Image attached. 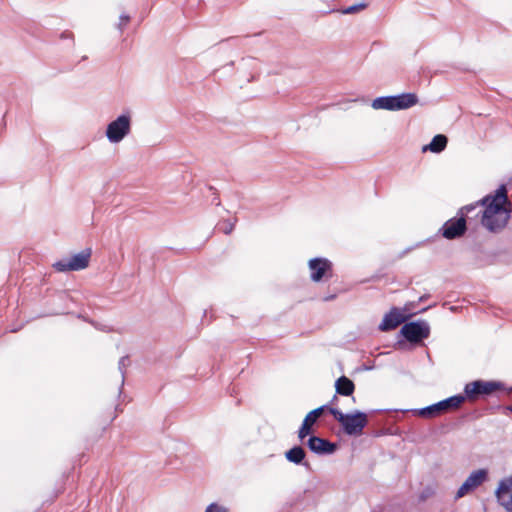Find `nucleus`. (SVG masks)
<instances>
[{
    "mask_svg": "<svg viewBox=\"0 0 512 512\" xmlns=\"http://www.w3.org/2000/svg\"><path fill=\"white\" fill-rule=\"evenodd\" d=\"M508 190L505 184L500 185L492 194H488L479 200L484 209L481 214V224L491 233L502 232L509 223L512 213V204L508 198Z\"/></svg>",
    "mask_w": 512,
    "mask_h": 512,
    "instance_id": "nucleus-1",
    "label": "nucleus"
},
{
    "mask_svg": "<svg viewBox=\"0 0 512 512\" xmlns=\"http://www.w3.org/2000/svg\"><path fill=\"white\" fill-rule=\"evenodd\" d=\"M329 413L339 422L343 432L348 436H360L368 424L367 414L359 410L343 413L338 408L331 407Z\"/></svg>",
    "mask_w": 512,
    "mask_h": 512,
    "instance_id": "nucleus-2",
    "label": "nucleus"
},
{
    "mask_svg": "<svg viewBox=\"0 0 512 512\" xmlns=\"http://www.w3.org/2000/svg\"><path fill=\"white\" fill-rule=\"evenodd\" d=\"M504 389V384L500 381L475 380L465 385L464 394L462 395L465 397V401L474 402L479 398L492 395L495 391Z\"/></svg>",
    "mask_w": 512,
    "mask_h": 512,
    "instance_id": "nucleus-3",
    "label": "nucleus"
},
{
    "mask_svg": "<svg viewBox=\"0 0 512 512\" xmlns=\"http://www.w3.org/2000/svg\"><path fill=\"white\" fill-rule=\"evenodd\" d=\"M465 402L462 394L450 396L437 403L415 410V414L423 418H434L450 410H456Z\"/></svg>",
    "mask_w": 512,
    "mask_h": 512,
    "instance_id": "nucleus-4",
    "label": "nucleus"
},
{
    "mask_svg": "<svg viewBox=\"0 0 512 512\" xmlns=\"http://www.w3.org/2000/svg\"><path fill=\"white\" fill-rule=\"evenodd\" d=\"M131 115L129 112L119 115L106 128L105 135L109 142L119 143L131 132Z\"/></svg>",
    "mask_w": 512,
    "mask_h": 512,
    "instance_id": "nucleus-5",
    "label": "nucleus"
},
{
    "mask_svg": "<svg viewBox=\"0 0 512 512\" xmlns=\"http://www.w3.org/2000/svg\"><path fill=\"white\" fill-rule=\"evenodd\" d=\"M399 334L408 342L418 344L429 337L430 327L426 321L422 320L405 322Z\"/></svg>",
    "mask_w": 512,
    "mask_h": 512,
    "instance_id": "nucleus-6",
    "label": "nucleus"
},
{
    "mask_svg": "<svg viewBox=\"0 0 512 512\" xmlns=\"http://www.w3.org/2000/svg\"><path fill=\"white\" fill-rule=\"evenodd\" d=\"M91 249L87 248L70 259L56 261L52 266L57 272L80 271L89 266Z\"/></svg>",
    "mask_w": 512,
    "mask_h": 512,
    "instance_id": "nucleus-7",
    "label": "nucleus"
},
{
    "mask_svg": "<svg viewBox=\"0 0 512 512\" xmlns=\"http://www.w3.org/2000/svg\"><path fill=\"white\" fill-rule=\"evenodd\" d=\"M466 231V219L463 216L447 220L440 229L442 236L448 240L458 239L462 237Z\"/></svg>",
    "mask_w": 512,
    "mask_h": 512,
    "instance_id": "nucleus-8",
    "label": "nucleus"
},
{
    "mask_svg": "<svg viewBox=\"0 0 512 512\" xmlns=\"http://www.w3.org/2000/svg\"><path fill=\"white\" fill-rule=\"evenodd\" d=\"M311 271L310 278L313 282H320L324 277H330L332 273V263L327 258L316 257L308 262Z\"/></svg>",
    "mask_w": 512,
    "mask_h": 512,
    "instance_id": "nucleus-9",
    "label": "nucleus"
},
{
    "mask_svg": "<svg viewBox=\"0 0 512 512\" xmlns=\"http://www.w3.org/2000/svg\"><path fill=\"white\" fill-rule=\"evenodd\" d=\"M487 476L488 472L485 469L473 471L459 487L455 499H460L479 487L487 479Z\"/></svg>",
    "mask_w": 512,
    "mask_h": 512,
    "instance_id": "nucleus-10",
    "label": "nucleus"
},
{
    "mask_svg": "<svg viewBox=\"0 0 512 512\" xmlns=\"http://www.w3.org/2000/svg\"><path fill=\"white\" fill-rule=\"evenodd\" d=\"M306 445L312 453L317 455H331L335 453L338 448L336 443L316 435H311Z\"/></svg>",
    "mask_w": 512,
    "mask_h": 512,
    "instance_id": "nucleus-11",
    "label": "nucleus"
},
{
    "mask_svg": "<svg viewBox=\"0 0 512 512\" xmlns=\"http://www.w3.org/2000/svg\"><path fill=\"white\" fill-rule=\"evenodd\" d=\"M411 315L412 314L404 315L397 307H393L388 313L385 314L382 322L379 325V329L381 331H391L400 324L405 323Z\"/></svg>",
    "mask_w": 512,
    "mask_h": 512,
    "instance_id": "nucleus-12",
    "label": "nucleus"
},
{
    "mask_svg": "<svg viewBox=\"0 0 512 512\" xmlns=\"http://www.w3.org/2000/svg\"><path fill=\"white\" fill-rule=\"evenodd\" d=\"M495 496L499 505L507 512H512V486L508 487L506 479H502L495 491Z\"/></svg>",
    "mask_w": 512,
    "mask_h": 512,
    "instance_id": "nucleus-13",
    "label": "nucleus"
},
{
    "mask_svg": "<svg viewBox=\"0 0 512 512\" xmlns=\"http://www.w3.org/2000/svg\"><path fill=\"white\" fill-rule=\"evenodd\" d=\"M284 455L288 462L293 463L295 465H302L308 470L311 469L310 464L307 461H305L306 451L302 446L295 445L289 450H287Z\"/></svg>",
    "mask_w": 512,
    "mask_h": 512,
    "instance_id": "nucleus-14",
    "label": "nucleus"
},
{
    "mask_svg": "<svg viewBox=\"0 0 512 512\" xmlns=\"http://www.w3.org/2000/svg\"><path fill=\"white\" fill-rule=\"evenodd\" d=\"M419 99L415 93H402L394 95L395 110H405L415 106Z\"/></svg>",
    "mask_w": 512,
    "mask_h": 512,
    "instance_id": "nucleus-15",
    "label": "nucleus"
},
{
    "mask_svg": "<svg viewBox=\"0 0 512 512\" xmlns=\"http://www.w3.org/2000/svg\"><path fill=\"white\" fill-rule=\"evenodd\" d=\"M336 393L342 396H351L355 390L354 382L346 376L339 377L335 382Z\"/></svg>",
    "mask_w": 512,
    "mask_h": 512,
    "instance_id": "nucleus-16",
    "label": "nucleus"
},
{
    "mask_svg": "<svg viewBox=\"0 0 512 512\" xmlns=\"http://www.w3.org/2000/svg\"><path fill=\"white\" fill-rule=\"evenodd\" d=\"M448 143V138L444 134L435 135L431 142L423 147V152L431 151L433 153L442 152Z\"/></svg>",
    "mask_w": 512,
    "mask_h": 512,
    "instance_id": "nucleus-17",
    "label": "nucleus"
},
{
    "mask_svg": "<svg viewBox=\"0 0 512 512\" xmlns=\"http://www.w3.org/2000/svg\"><path fill=\"white\" fill-rule=\"evenodd\" d=\"M371 106L375 110L396 111L395 103H394V95L377 97L372 101Z\"/></svg>",
    "mask_w": 512,
    "mask_h": 512,
    "instance_id": "nucleus-18",
    "label": "nucleus"
},
{
    "mask_svg": "<svg viewBox=\"0 0 512 512\" xmlns=\"http://www.w3.org/2000/svg\"><path fill=\"white\" fill-rule=\"evenodd\" d=\"M329 406L328 405H322L316 409H313L312 411H310L304 418L303 420V423H306L309 428L312 429L313 425L317 422V420L321 417V415L323 414V412L325 410H328L329 411Z\"/></svg>",
    "mask_w": 512,
    "mask_h": 512,
    "instance_id": "nucleus-19",
    "label": "nucleus"
},
{
    "mask_svg": "<svg viewBox=\"0 0 512 512\" xmlns=\"http://www.w3.org/2000/svg\"><path fill=\"white\" fill-rule=\"evenodd\" d=\"M368 4L366 2H359L343 8L341 14H356L364 10Z\"/></svg>",
    "mask_w": 512,
    "mask_h": 512,
    "instance_id": "nucleus-20",
    "label": "nucleus"
},
{
    "mask_svg": "<svg viewBox=\"0 0 512 512\" xmlns=\"http://www.w3.org/2000/svg\"><path fill=\"white\" fill-rule=\"evenodd\" d=\"M131 21V16L127 13H122L119 16V22L116 24V28L122 32L124 29L127 28L128 23Z\"/></svg>",
    "mask_w": 512,
    "mask_h": 512,
    "instance_id": "nucleus-21",
    "label": "nucleus"
},
{
    "mask_svg": "<svg viewBox=\"0 0 512 512\" xmlns=\"http://www.w3.org/2000/svg\"><path fill=\"white\" fill-rule=\"evenodd\" d=\"M129 364H130V360H129L128 356L121 357L118 362V369L122 376V384L124 383L126 368Z\"/></svg>",
    "mask_w": 512,
    "mask_h": 512,
    "instance_id": "nucleus-22",
    "label": "nucleus"
},
{
    "mask_svg": "<svg viewBox=\"0 0 512 512\" xmlns=\"http://www.w3.org/2000/svg\"><path fill=\"white\" fill-rule=\"evenodd\" d=\"M313 429L309 428V426L306 423L301 424L299 430H298V438L300 441H303L307 436H311Z\"/></svg>",
    "mask_w": 512,
    "mask_h": 512,
    "instance_id": "nucleus-23",
    "label": "nucleus"
},
{
    "mask_svg": "<svg viewBox=\"0 0 512 512\" xmlns=\"http://www.w3.org/2000/svg\"><path fill=\"white\" fill-rule=\"evenodd\" d=\"M235 223L236 219L233 222L225 221L222 225L219 226V230L228 235L233 231Z\"/></svg>",
    "mask_w": 512,
    "mask_h": 512,
    "instance_id": "nucleus-24",
    "label": "nucleus"
},
{
    "mask_svg": "<svg viewBox=\"0 0 512 512\" xmlns=\"http://www.w3.org/2000/svg\"><path fill=\"white\" fill-rule=\"evenodd\" d=\"M480 205L479 201L476 202L475 204H469V205H466L464 207H462L459 212H458V215L459 216H463L465 218V215L466 214H469L471 213L472 211H474L478 206Z\"/></svg>",
    "mask_w": 512,
    "mask_h": 512,
    "instance_id": "nucleus-25",
    "label": "nucleus"
},
{
    "mask_svg": "<svg viewBox=\"0 0 512 512\" xmlns=\"http://www.w3.org/2000/svg\"><path fill=\"white\" fill-rule=\"evenodd\" d=\"M205 512H229L228 508L217 503H211L205 510Z\"/></svg>",
    "mask_w": 512,
    "mask_h": 512,
    "instance_id": "nucleus-26",
    "label": "nucleus"
},
{
    "mask_svg": "<svg viewBox=\"0 0 512 512\" xmlns=\"http://www.w3.org/2000/svg\"><path fill=\"white\" fill-rule=\"evenodd\" d=\"M420 244H417L415 246H410L406 249H404L403 251H401L398 255H397V259H401L403 258L404 256H406L409 252H411L415 247H418Z\"/></svg>",
    "mask_w": 512,
    "mask_h": 512,
    "instance_id": "nucleus-27",
    "label": "nucleus"
},
{
    "mask_svg": "<svg viewBox=\"0 0 512 512\" xmlns=\"http://www.w3.org/2000/svg\"><path fill=\"white\" fill-rule=\"evenodd\" d=\"M209 189L214 191V197L212 199V203H214L216 206H219L221 204V201H220L218 193L216 192V190L213 187H209Z\"/></svg>",
    "mask_w": 512,
    "mask_h": 512,
    "instance_id": "nucleus-28",
    "label": "nucleus"
},
{
    "mask_svg": "<svg viewBox=\"0 0 512 512\" xmlns=\"http://www.w3.org/2000/svg\"><path fill=\"white\" fill-rule=\"evenodd\" d=\"M202 0H188V8H193L195 5H200Z\"/></svg>",
    "mask_w": 512,
    "mask_h": 512,
    "instance_id": "nucleus-29",
    "label": "nucleus"
},
{
    "mask_svg": "<svg viewBox=\"0 0 512 512\" xmlns=\"http://www.w3.org/2000/svg\"><path fill=\"white\" fill-rule=\"evenodd\" d=\"M505 479H506V480H507V482H508V487H509V486H512V474H511L509 477L505 478Z\"/></svg>",
    "mask_w": 512,
    "mask_h": 512,
    "instance_id": "nucleus-30",
    "label": "nucleus"
},
{
    "mask_svg": "<svg viewBox=\"0 0 512 512\" xmlns=\"http://www.w3.org/2000/svg\"><path fill=\"white\" fill-rule=\"evenodd\" d=\"M335 298V295L327 296L324 298L325 301H329Z\"/></svg>",
    "mask_w": 512,
    "mask_h": 512,
    "instance_id": "nucleus-31",
    "label": "nucleus"
},
{
    "mask_svg": "<svg viewBox=\"0 0 512 512\" xmlns=\"http://www.w3.org/2000/svg\"><path fill=\"white\" fill-rule=\"evenodd\" d=\"M429 296L428 295H423L419 298V301H424L428 298Z\"/></svg>",
    "mask_w": 512,
    "mask_h": 512,
    "instance_id": "nucleus-32",
    "label": "nucleus"
},
{
    "mask_svg": "<svg viewBox=\"0 0 512 512\" xmlns=\"http://www.w3.org/2000/svg\"><path fill=\"white\" fill-rule=\"evenodd\" d=\"M507 410H509L510 412H512V405L508 406V407H507Z\"/></svg>",
    "mask_w": 512,
    "mask_h": 512,
    "instance_id": "nucleus-33",
    "label": "nucleus"
},
{
    "mask_svg": "<svg viewBox=\"0 0 512 512\" xmlns=\"http://www.w3.org/2000/svg\"><path fill=\"white\" fill-rule=\"evenodd\" d=\"M62 32L67 33L70 32L68 29H64Z\"/></svg>",
    "mask_w": 512,
    "mask_h": 512,
    "instance_id": "nucleus-34",
    "label": "nucleus"
},
{
    "mask_svg": "<svg viewBox=\"0 0 512 512\" xmlns=\"http://www.w3.org/2000/svg\"><path fill=\"white\" fill-rule=\"evenodd\" d=\"M337 399L336 395L333 396L332 402H334Z\"/></svg>",
    "mask_w": 512,
    "mask_h": 512,
    "instance_id": "nucleus-35",
    "label": "nucleus"
}]
</instances>
